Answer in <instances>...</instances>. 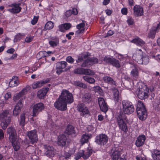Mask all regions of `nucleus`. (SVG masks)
Here are the masks:
<instances>
[{"instance_id": "f257e3e1", "label": "nucleus", "mask_w": 160, "mask_h": 160, "mask_svg": "<svg viewBox=\"0 0 160 160\" xmlns=\"http://www.w3.org/2000/svg\"><path fill=\"white\" fill-rule=\"evenodd\" d=\"M136 111L139 119L145 120L147 117V112L145 106L141 101H138L137 104Z\"/></svg>"}, {"instance_id": "f03ea898", "label": "nucleus", "mask_w": 160, "mask_h": 160, "mask_svg": "<svg viewBox=\"0 0 160 160\" xmlns=\"http://www.w3.org/2000/svg\"><path fill=\"white\" fill-rule=\"evenodd\" d=\"M9 114L8 110H5L0 114V120L1 121V125L2 128L5 130L11 121V118L8 116Z\"/></svg>"}, {"instance_id": "7ed1b4c3", "label": "nucleus", "mask_w": 160, "mask_h": 160, "mask_svg": "<svg viewBox=\"0 0 160 160\" xmlns=\"http://www.w3.org/2000/svg\"><path fill=\"white\" fill-rule=\"evenodd\" d=\"M122 110L125 114H130L134 111V108L132 103L129 101H122Z\"/></svg>"}, {"instance_id": "20e7f679", "label": "nucleus", "mask_w": 160, "mask_h": 160, "mask_svg": "<svg viewBox=\"0 0 160 160\" xmlns=\"http://www.w3.org/2000/svg\"><path fill=\"white\" fill-rule=\"evenodd\" d=\"M117 122L119 128L124 132H126L127 130L126 124L124 121V119H126V118L122 112L119 113L116 117Z\"/></svg>"}, {"instance_id": "39448f33", "label": "nucleus", "mask_w": 160, "mask_h": 160, "mask_svg": "<svg viewBox=\"0 0 160 160\" xmlns=\"http://www.w3.org/2000/svg\"><path fill=\"white\" fill-rule=\"evenodd\" d=\"M60 96L67 104L68 103H71L73 101V97L72 94L68 90H63Z\"/></svg>"}, {"instance_id": "423d86ee", "label": "nucleus", "mask_w": 160, "mask_h": 160, "mask_svg": "<svg viewBox=\"0 0 160 160\" xmlns=\"http://www.w3.org/2000/svg\"><path fill=\"white\" fill-rule=\"evenodd\" d=\"M59 96L54 103L55 108L58 110L63 111L67 109V104Z\"/></svg>"}, {"instance_id": "0eeeda50", "label": "nucleus", "mask_w": 160, "mask_h": 160, "mask_svg": "<svg viewBox=\"0 0 160 160\" xmlns=\"http://www.w3.org/2000/svg\"><path fill=\"white\" fill-rule=\"evenodd\" d=\"M93 151L92 149H88L85 151L80 150L77 153L74 158L77 160L82 157L84 159H87L91 155Z\"/></svg>"}, {"instance_id": "6e6552de", "label": "nucleus", "mask_w": 160, "mask_h": 160, "mask_svg": "<svg viewBox=\"0 0 160 160\" xmlns=\"http://www.w3.org/2000/svg\"><path fill=\"white\" fill-rule=\"evenodd\" d=\"M103 61L107 63L110 64L117 68H119L121 67L119 61L112 57L106 56L104 58Z\"/></svg>"}, {"instance_id": "1a4fd4ad", "label": "nucleus", "mask_w": 160, "mask_h": 160, "mask_svg": "<svg viewBox=\"0 0 160 160\" xmlns=\"http://www.w3.org/2000/svg\"><path fill=\"white\" fill-rule=\"evenodd\" d=\"M149 89L146 85H144L142 88H139L138 96L141 100L148 98L149 95Z\"/></svg>"}, {"instance_id": "9d476101", "label": "nucleus", "mask_w": 160, "mask_h": 160, "mask_svg": "<svg viewBox=\"0 0 160 160\" xmlns=\"http://www.w3.org/2000/svg\"><path fill=\"white\" fill-rule=\"evenodd\" d=\"M108 140V137L106 135L101 134L96 137L95 142L99 145H104L107 142Z\"/></svg>"}, {"instance_id": "9b49d317", "label": "nucleus", "mask_w": 160, "mask_h": 160, "mask_svg": "<svg viewBox=\"0 0 160 160\" xmlns=\"http://www.w3.org/2000/svg\"><path fill=\"white\" fill-rule=\"evenodd\" d=\"M27 134L32 144H33L37 142L38 138L37 132L36 130H34L29 131L27 132Z\"/></svg>"}, {"instance_id": "f8f14e48", "label": "nucleus", "mask_w": 160, "mask_h": 160, "mask_svg": "<svg viewBox=\"0 0 160 160\" xmlns=\"http://www.w3.org/2000/svg\"><path fill=\"white\" fill-rule=\"evenodd\" d=\"M44 107L42 103H39L35 104L33 108V113L32 116L33 117L37 116L38 113L43 110Z\"/></svg>"}, {"instance_id": "ddd939ff", "label": "nucleus", "mask_w": 160, "mask_h": 160, "mask_svg": "<svg viewBox=\"0 0 160 160\" xmlns=\"http://www.w3.org/2000/svg\"><path fill=\"white\" fill-rule=\"evenodd\" d=\"M57 143L58 145L64 147L68 143L66 136L64 134L59 135L58 137Z\"/></svg>"}, {"instance_id": "4468645a", "label": "nucleus", "mask_w": 160, "mask_h": 160, "mask_svg": "<svg viewBox=\"0 0 160 160\" xmlns=\"http://www.w3.org/2000/svg\"><path fill=\"white\" fill-rule=\"evenodd\" d=\"M30 87L29 86H27L21 92L15 94L13 98L14 101H16L22 98L23 95L27 93L28 91L30 89Z\"/></svg>"}, {"instance_id": "2eb2a0df", "label": "nucleus", "mask_w": 160, "mask_h": 160, "mask_svg": "<svg viewBox=\"0 0 160 160\" xmlns=\"http://www.w3.org/2000/svg\"><path fill=\"white\" fill-rule=\"evenodd\" d=\"M7 133L9 135V139L10 141H13L16 138V131L13 127H10L8 128L7 129Z\"/></svg>"}, {"instance_id": "dca6fc26", "label": "nucleus", "mask_w": 160, "mask_h": 160, "mask_svg": "<svg viewBox=\"0 0 160 160\" xmlns=\"http://www.w3.org/2000/svg\"><path fill=\"white\" fill-rule=\"evenodd\" d=\"M23 107L22 103V100L21 99L18 102L13 111V115L14 116H17L20 113L21 110Z\"/></svg>"}, {"instance_id": "f3484780", "label": "nucleus", "mask_w": 160, "mask_h": 160, "mask_svg": "<svg viewBox=\"0 0 160 160\" xmlns=\"http://www.w3.org/2000/svg\"><path fill=\"white\" fill-rule=\"evenodd\" d=\"M67 65V63L65 61H62L58 62L57 64L56 73L58 75L60 74L64 71L63 69L66 67Z\"/></svg>"}, {"instance_id": "a211bd4d", "label": "nucleus", "mask_w": 160, "mask_h": 160, "mask_svg": "<svg viewBox=\"0 0 160 160\" xmlns=\"http://www.w3.org/2000/svg\"><path fill=\"white\" fill-rule=\"evenodd\" d=\"M98 101L101 110L104 112H106L108 108L104 99L102 98H99L98 99Z\"/></svg>"}, {"instance_id": "6ab92c4d", "label": "nucleus", "mask_w": 160, "mask_h": 160, "mask_svg": "<svg viewBox=\"0 0 160 160\" xmlns=\"http://www.w3.org/2000/svg\"><path fill=\"white\" fill-rule=\"evenodd\" d=\"M44 146L46 150V155L50 157H54V154L53 148L48 145H45Z\"/></svg>"}, {"instance_id": "aec40b11", "label": "nucleus", "mask_w": 160, "mask_h": 160, "mask_svg": "<svg viewBox=\"0 0 160 160\" xmlns=\"http://www.w3.org/2000/svg\"><path fill=\"white\" fill-rule=\"evenodd\" d=\"M21 4L20 3L12 4L10 6L12 8L9 9L8 10L12 13H18L21 11L22 9L19 6Z\"/></svg>"}, {"instance_id": "412c9836", "label": "nucleus", "mask_w": 160, "mask_h": 160, "mask_svg": "<svg viewBox=\"0 0 160 160\" xmlns=\"http://www.w3.org/2000/svg\"><path fill=\"white\" fill-rule=\"evenodd\" d=\"M134 14L136 17H139L143 15V11L142 8L139 5H136L133 8Z\"/></svg>"}, {"instance_id": "4be33fe9", "label": "nucleus", "mask_w": 160, "mask_h": 160, "mask_svg": "<svg viewBox=\"0 0 160 160\" xmlns=\"http://www.w3.org/2000/svg\"><path fill=\"white\" fill-rule=\"evenodd\" d=\"M146 139L145 136L144 135H139L137 138L135 144L137 147L142 146Z\"/></svg>"}, {"instance_id": "5701e85b", "label": "nucleus", "mask_w": 160, "mask_h": 160, "mask_svg": "<svg viewBox=\"0 0 160 160\" xmlns=\"http://www.w3.org/2000/svg\"><path fill=\"white\" fill-rule=\"evenodd\" d=\"M59 42V38L56 36H53L50 38L49 43L51 47L54 48L58 45Z\"/></svg>"}, {"instance_id": "b1692460", "label": "nucleus", "mask_w": 160, "mask_h": 160, "mask_svg": "<svg viewBox=\"0 0 160 160\" xmlns=\"http://www.w3.org/2000/svg\"><path fill=\"white\" fill-rule=\"evenodd\" d=\"M82 101L85 103H89L92 100L91 94L89 92H87L82 95Z\"/></svg>"}, {"instance_id": "393cba45", "label": "nucleus", "mask_w": 160, "mask_h": 160, "mask_svg": "<svg viewBox=\"0 0 160 160\" xmlns=\"http://www.w3.org/2000/svg\"><path fill=\"white\" fill-rule=\"evenodd\" d=\"M143 55L142 52L141 51H140L139 52H136L134 53L132 58L133 60L137 62L139 64H141Z\"/></svg>"}, {"instance_id": "a878e982", "label": "nucleus", "mask_w": 160, "mask_h": 160, "mask_svg": "<svg viewBox=\"0 0 160 160\" xmlns=\"http://www.w3.org/2000/svg\"><path fill=\"white\" fill-rule=\"evenodd\" d=\"M64 133L68 135H74L76 133L74 126L71 125H68L65 129Z\"/></svg>"}, {"instance_id": "bb28decb", "label": "nucleus", "mask_w": 160, "mask_h": 160, "mask_svg": "<svg viewBox=\"0 0 160 160\" xmlns=\"http://www.w3.org/2000/svg\"><path fill=\"white\" fill-rule=\"evenodd\" d=\"M132 68L131 72V75L133 79H136L139 77V71L138 67L136 65H132Z\"/></svg>"}, {"instance_id": "cd10ccee", "label": "nucleus", "mask_w": 160, "mask_h": 160, "mask_svg": "<svg viewBox=\"0 0 160 160\" xmlns=\"http://www.w3.org/2000/svg\"><path fill=\"white\" fill-rule=\"evenodd\" d=\"M49 90L48 88H43L38 91L37 93V96L40 99L43 98Z\"/></svg>"}, {"instance_id": "c85d7f7f", "label": "nucleus", "mask_w": 160, "mask_h": 160, "mask_svg": "<svg viewBox=\"0 0 160 160\" xmlns=\"http://www.w3.org/2000/svg\"><path fill=\"white\" fill-rule=\"evenodd\" d=\"M151 153L153 160H160V151L154 149L151 152Z\"/></svg>"}, {"instance_id": "c756f323", "label": "nucleus", "mask_w": 160, "mask_h": 160, "mask_svg": "<svg viewBox=\"0 0 160 160\" xmlns=\"http://www.w3.org/2000/svg\"><path fill=\"white\" fill-rule=\"evenodd\" d=\"M19 84V82L18 80V77L17 76H14L10 81L9 85L11 87H13L17 86Z\"/></svg>"}, {"instance_id": "7c9ffc66", "label": "nucleus", "mask_w": 160, "mask_h": 160, "mask_svg": "<svg viewBox=\"0 0 160 160\" xmlns=\"http://www.w3.org/2000/svg\"><path fill=\"white\" fill-rule=\"evenodd\" d=\"M113 93L114 100L118 102L120 98L119 92L116 88H114L113 89Z\"/></svg>"}, {"instance_id": "2f4dec72", "label": "nucleus", "mask_w": 160, "mask_h": 160, "mask_svg": "<svg viewBox=\"0 0 160 160\" xmlns=\"http://www.w3.org/2000/svg\"><path fill=\"white\" fill-rule=\"evenodd\" d=\"M131 42L136 44L137 45L141 46L144 45L145 43L144 41L138 38L132 39L131 41Z\"/></svg>"}, {"instance_id": "473e14b6", "label": "nucleus", "mask_w": 160, "mask_h": 160, "mask_svg": "<svg viewBox=\"0 0 160 160\" xmlns=\"http://www.w3.org/2000/svg\"><path fill=\"white\" fill-rule=\"evenodd\" d=\"M121 154L120 152L118 150L113 151L112 154V160H118Z\"/></svg>"}, {"instance_id": "72a5a7b5", "label": "nucleus", "mask_w": 160, "mask_h": 160, "mask_svg": "<svg viewBox=\"0 0 160 160\" xmlns=\"http://www.w3.org/2000/svg\"><path fill=\"white\" fill-rule=\"evenodd\" d=\"M91 137V135H89L87 134H83L81 137V143L82 144L86 142H88L89 139Z\"/></svg>"}, {"instance_id": "f704fd0d", "label": "nucleus", "mask_w": 160, "mask_h": 160, "mask_svg": "<svg viewBox=\"0 0 160 160\" xmlns=\"http://www.w3.org/2000/svg\"><path fill=\"white\" fill-rule=\"evenodd\" d=\"M103 80L106 82L109 83L116 85L115 82L113 80L112 78L110 77H104L103 78Z\"/></svg>"}, {"instance_id": "c9c22d12", "label": "nucleus", "mask_w": 160, "mask_h": 160, "mask_svg": "<svg viewBox=\"0 0 160 160\" xmlns=\"http://www.w3.org/2000/svg\"><path fill=\"white\" fill-rule=\"evenodd\" d=\"M73 84L76 86L84 89H87V86L84 83H83L79 81L74 82Z\"/></svg>"}, {"instance_id": "e433bc0d", "label": "nucleus", "mask_w": 160, "mask_h": 160, "mask_svg": "<svg viewBox=\"0 0 160 160\" xmlns=\"http://www.w3.org/2000/svg\"><path fill=\"white\" fill-rule=\"evenodd\" d=\"M82 78L85 81L89 83H94L95 82V80L94 78L88 76H84Z\"/></svg>"}, {"instance_id": "4c0bfd02", "label": "nucleus", "mask_w": 160, "mask_h": 160, "mask_svg": "<svg viewBox=\"0 0 160 160\" xmlns=\"http://www.w3.org/2000/svg\"><path fill=\"white\" fill-rule=\"evenodd\" d=\"M10 141L12 142L14 150L16 151H18L20 148L19 142L16 141L15 139L13 141L10 140Z\"/></svg>"}, {"instance_id": "58836bf2", "label": "nucleus", "mask_w": 160, "mask_h": 160, "mask_svg": "<svg viewBox=\"0 0 160 160\" xmlns=\"http://www.w3.org/2000/svg\"><path fill=\"white\" fill-rule=\"evenodd\" d=\"M25 113H23L20 116V121L19 124L22 126L23 127L25 125Z\"/></svg>"}, {"instance_id": "ea45409f", "label": "nucleus", "mask_w": 160, "mask_h": 160, "mask_svg": "<svg viewBox=\"0 0 160 160\" xmlns=\"http://www.w3.org/2000/svg\"><path fill=\"white\" fill-rule=\"evenodd\" d=\"M88 56V52H86L82 53L81 54V57L78 58V60H77V62L82 61L83 59L87 58Z\"/></svg>"}, {"instance_id": "a19ab883", "label": "nucleus", "mask_w": 160, "mask_h": 160, "mask_svg": "<svg viewBox=\"0 0 160 160\" xmlns=\"http://www.w3.org/2000/svg\"><path fill=\"white\" fill-rule=\"evenodd\" d=\"M149 61V59L148 56L143 55L141 60V63L140 64L146 65L148 63Z\"/></svg>"}, {"instance_id": "79ce46f5", "label": "nucleus", "mask_w": 160, "mask_h": 160, "mask_svg": "<svg viewBox=\"0 0 160 160\" xmlns=\"http://www.w3.org/2000/svg\"><path fill=\"white\" fill-rule=\"evenodd\" d=\"M42 82H41V81L34 82L32 84V87L33 89L39 88L42 86Z\"/></svg>"}, {"instance_id": "37998d69", "label": "nucleus", "mask_w": 160, "mask_h": 160, "mask_svg": "<svg viewBox=\"0 0 160 160\" xmlns=\"http://www.w3.org/2000/svg\"><path fill=\"white\" fill-rule=\"evenodd\" d=\"M25 36V34L24 33L21 34L19 33L17 34L15 37L14 38L13 41L14 42H16L20 41L22 37Z\"/></svg>"}, {"instance_id": "c03bdc74", "label": "nucleus", "mask_w": 160, "mask_h": 160, "mask_svg": "<svg viewBox=\"0 0 160 160\" xmlns=\"http://www.w3.org/2000/svg\"><path fill=\"white\" fill-rule=\"evenodd\" d=\"M54 26V23L51 21L48 22L45 25V29H51L53 28Z\"/></svg>"}, {"instance_id": "a18cd8bd", "label": "nucleus", "mask_w": 160, "mask_h": 160, "mask_svg": "<svg viewBox=\"0 0 160 160\" xmlns=\"http://www.w3.org/2000/svg\"><path fill=\"white\" fill-rule=\"evenodd\" d=\"M46 51H42L39 52L37 55V58L38 59H40L42 58H44L46 57L45 54Z\"/></svg>"}, {"instance_id": "49530a36", "label": "nucleus", "mask_w": 160, "mask_h": 160, "mask_svg": "<svg viewBox=\"0 0 160 160\" xmlns=\"http://www.w3.org/2000/svg\"><path fill=\"white\" fill-rule=\"evenodd\" d=\"M91 65V62L88 59L85 60L82 64L81 66L83 67H89Z\"/></svg>"}, {"instance_id": "de8ad7c7", "label": "nucleus", "mask_w": 160, "mask_h": 160, "mask_svg": "<svg viewBox=\"0 0 160 160\" xmlns=\"http://www.w3.org/2000/svg\"><path fill=\"white\" fill-rule=\"evenodd\" d=\"M94 74V72L90 69L84 68V74L88 75H93Z\"/></svg>"}, {"instance_id": "09e8293b", "label": "nucleus", "mask_w": 160, "mask_h": 160, "mask_svg": "<svg viewBox=\"0 0 160 160\" xmlns=\"http://www.w3.org/2000/svg\"><path fill=\"white\" fill-rule=\"evenodd\" d=\"M85 21H83L82 22L78 24L76 26L77 28L79 30H82V29H83L84 31L85 30Z\"/></svg>"}, {"instance_id": "8fccbe9b", "label": "nucleus", "mask_w": 160, "mask_h": 160, "mask_svg": "<svg viewBox=\"0 0 160 160\" xmlns=\"http://www.w3.org/2000/svg\"><path fill=\"white\" fill-rule=\"evenodd\" d=\"M84 68H78L75 70L74 72L75 73L79 74H84Z\"/></svg>"}, {"instance_id": "3c124183", "label": "nucleus", "mask_w": 160, "mask_h": 160, "mask_svg": "<svg viewBox=\"0 0 160 160\" xmlns=\"http://www.w3.org/2000/svg\"><path fill=\"white\" fill-rule=\"evenodd\" d=\"M84 108V105L83 103H79L78 105V109L80 112L83 111Z\"/></svg>"}, {"instance_id": "603ef678", "label": "nucleus", "mask_w": 160, "mask_h": 160, "mask_svg": "<svg viewBox=\"0 0 160 160\" xmlns=\"http://www.w3.org/2000/svg\"><path fill=\"white\" fill-rule=\"evenodd\" d=\"M91 62V65L98 62V59L95 58H92L89 59Z\"/></svg>"}, {"instance_id": "864d4df0", "label": "nucleus", "mask_w": 160, "mask_h": 160, "mask_svg": "<svg viewBox=\"0 0 160 160\" xmlns=\"http://www.w3.org/2000/svg\"><path fill=\"white\" fill-rule=\"evenodd\" d=\"M66 61L68 62L72 63L74 62V60L71 56H68L66 58Z\"/></svg>"}, {"instance_id": "5fc2aeb1", "label": "nucleus", "mask_w": 160, "mask_h": 160, "mask_svg": "<svg viewBox=\"0 0 160 160\" xmlns=\"http://www.w3.org/2000/svg\"><path fill=\"white\" fill-rule=\"evenodd\" d=\"M65 30L69 29L71 27V24L70 23H65L63 24Z\"/></svg>"}, {"instance_id": "6e6d98bb", "label": "nucleus", "mask_w": 160, "mask_h": 160, "mask_svg": "<svg viewBox=\"0 0 160 160\" xmlns=\"http://www.w3.org/2000/svg\"><path fill=\"white\" fill-rule=\"evenodd\" d=\"M153 107L157 110H158L159 108L160 107V104L158 101L157 102H155L153 103Z\"/></svg>"}, {"instance_id": "4d7b16f0", "label": "nucleus", "mask_w": 160, "mask_h": 160, "mask_svg": "<svg viewBox=\"0 0 160 160\" xmlns=\"http://www.w3.org/2000/svg\"><path fill=\"white\" fill-rule=\"evenodd\" d=\"M11 97V95L10 92H8L4 96V98L6 100H8Z\"/></svg>"}, {"instance_id": "13d9d810", "label": "nucleus", "mask_w": 160, "mask_h": 160, "mask_svg": "<svg viewBox=\"0 0 160 160\" xmlns=\"http://www.w3.org/2000/svg\"><path fill=\"white\" fill-rule=\"evenodd\" d=\"M38 17L34 16L33 19L31 21V23L33 25L35 24L38 21Z\"/></svg>"}, {"instance_id": "bf43d9fd", "label": "nucleus", "mask_w": 160, "mask_h": 160, "mask_svg": "<svg viewBox=\"0 0 160 160\" xmlns=\"http://www.w3.org/2000/svg\"><path fill=\"white\" fill-rule=\"evenodd\" d=\"M33 37L31 36L29 37H27L25 39V41L28 43L31 42L33 40Z\"/></svg>"}, {"instance_id": "052dcab7", "label": "nucleus", "mask_w": 160, "mask_h": 160, "mask_svg": "<svg viewBox=\"0 0 160 160\" xmlns=\"http://www.w3.org/2000/svg\"><path fill=\"white\" fill-rule=\"evenodd\" d=\"M59 31L62 32H64L65 30L64 28V26L63 24L60 25L59 27Z\"/></svg>"}, {"instance_id": "680f3d73", "label": "nucleus", "mask_w": 160, "mask_h": 160, "mask_svg": "<svg viewBox=\"0 0 160 160\" xmlns=\"http://www.w3.org/2000/svg\"><path fill=\"white\" fill-rule=\"evenodd\" d=\"M71 155V154L70 153L65 152L64 155V157L66 159H67Z\"/></svg>"}, {"instance_id": "e2e57ef3", "label": "nucleus", "mask_w": 160, "mask_h": 160, "mask_svg": "<svg viewBox=\"0 0 160 160\" xmlns=\"http://www.w3.org/2000/svg\"><path fill=\"white\" fill-rule=\"evenodd\" d=\"M72 14L71 10H70L68 11H67L65 13V15L67 17H69L71 16V15Z\"/></svg>"}, {"instance_id": "0e129e2a", "label": "nucleus", "mask_w": 160, "mask_h": 160, "mask_svg": "<svg viewBox=\"0 0 160 160\" xmlns=\"http://www.w3.org/2000/svg\"><path fill=\"white\" fill-rule=\"evenodd\" d=\"M127 9L126 8H123L121 10V12L123 15H127Z\"/></svg>"}, {"instance_id": "69168bd1", "label": "nucleus", "mask_w": 160, "mask_h": 160, "mask_svg": "<svg viewBox=\"0 0 160 160\" xmlns=\"http://www.w3.org/2000/svg\"><path fill=\"white\" fill-rule=\"evenodd\" d=\"M160 29V22L158 24V26L152 29V30L153 32H154V33L155 32H157V31L158 30Z\"/></svg>"}, {"instance_id": "338daca9", "label": "nucleus", "mask_w": 160, "mask_h": 160, "mask_svg": "<svg viewBox=\"0 0 160 160\" xmlns=\"http://www.w3.org/2000/svg\"><path fill=\"white\" fill-rule=\"evenodd\" d=\"M127 22L129 25H132L133 23V19L130 18L127 20Z\"/></svg>"}, {"instance_id": "774afa93", "label": "nucleus", "mask_w": 160, "mask_h": 160, "mask_svg": "<svg viewBox=\"0 0 160 160\" xmlns=\"http://www.w3.org/2000/svg\"><path fill=\"white\" fill-rule=\"evenodd\" d=\"M14 51H15L14 49V48H11L9 49L7 51V52L8 53H10V54H12L14 52Z\"/></svg>"}]
</instances>
